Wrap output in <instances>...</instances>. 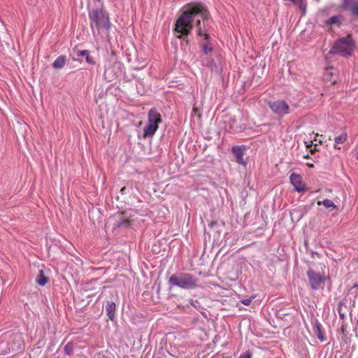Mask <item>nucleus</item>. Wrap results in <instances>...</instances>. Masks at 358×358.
<instances>
[{"mask_svg":"<svg viewBox=\"0 0 358 358\" xmlns=\"http://www.w3.org/2000/svg\"><path fill=\"white\" fill-rule=\"evenodd\" d=\"M350 13L352 15L358 17V1H357V3H356V6H354V8L352 9Z\"/></svg>","mask_w":358,"mask_h":358,"instance_id":"25","label":"nucleus"},{"mask_svg":"<svg viewBox=\"0 0 358 358\" xmlns=\"http://www.w3.org/2000/svg\"><path fill=\"white\" fill-rule=\"evenodd\" d=\"M48 278L45 276L44 272L42 269L39 271L36 282L39 285L43 286L48 282Z\"/></svg>","mask_w":358,"mask_h":358,"instance_id":"18","label":"nucleus"},{"mask_svg":"<svg viewBox=\"0 0 358 358\" xmlns=\"http://www.w3.org/2000/svg\"><path fill=\"white\" fill-rule=\"evenodd\" d=\"M66 62V57L65 55L59 56L52 63V67L55 69H62Z\"/></svg>","mask_w":358,"mask_h":358,"instance_id":"12","label":"nucleus"},{"mask_svg":"<svg viewBox=\"0 0 358 358\" xmlns=\"http://www.w3.org/2000/svg\"><path fill=\"white\" fill-rule=\"evenodd\" d=\"M313 330L320 341H324L325 340L324 336L322 331V325L317 320H315L313 322Z\"/></svg>","mask_w":358,"mask_h":358,"instance_id":"11","label":"nucleus"},{"mask_svg":"<svg viewBox=\"0 0 358 358\" xmlns=\"http://www.w3.org/2000/svg\"><path fill=\"white\" fill-rule=\"evenodd\" d=\"M348 138L347 133H343L342 134L336 136L335 138V145L334 148L336 149H340V147L338 146V144H342L346 141Z\"/></svg>","mask_w":358,"mask_h":358,"instance_id":"19","label":"nucleus"},{"mask_svg":"<svg viewBox=\"0 0 358 358\" xmlns=\"http://www.w3.org/2000/svg\"><path fill=\"white\" fill-rule=\"evenodd\" d=\"M85 58H86V62L89 64H91V65L95 64V61H94V58L90 55V52L88 53L87 55H86Z\"/></svg>","mask_w":358,"mask_h":358,"instance_id":"23","label":"nucleus"},{"mask_svg":"<svg viewBox=\"0 0 358 358\" xmlns=\"http://www.w3.org/2000/svg\"><path fill=\"white\" fill-rule=\"evenodd\" d=\"M252 353L250 351H247L243 355H241L239 358H251Z\"/></svg>","mask_w":358,"mask_h":358,"instance_id":"26","label":"nucleus"},{"mask_svg":"<svg viewBox=\"0 0 358 358\" xmlns=\"http://www.w3.org/2000/svg\"><path fill=\"white\" fill-rule=\"evenodd\" d=\"M357 286H358V285Z\"/></svg>","mask_w":358,"mask_h":358,"instance_id":"34","label":"nucleus"},{"mask_svg":"<svg viewBox=\"0 0 358 358\" xmlns=\"http://www.w3.org/2000/svg\"><path fill=\"white\" fill-rule=\"evenodd\" d=\"M354 42L350 36L338 40L329 51L330 54H338L342 56L350 55L354 49Z\"/></svg>","mask_w":358,"mask_h":358,"instance_id":"4","label":"nucleus"},{"mask_svg":"<svg viewBox=\"0 0 358 358\" xmlns=\"http://www.w3.org/2000/svg\"><path fill=\"white\" fill-rule=\"evenodd\" d=\"M65 353L68 355H71L73 353V345L71 343H68L64 348Z\"/></svg>","mask_w":358,"mask_h":358,"instance_id":"21","label":"nucleus"},{"mask_svg":"<svg viewBox=\"0 0 358 358\" xmlns=\"http://www.w3.org/2000/svg\"><path fill=\"white\" fill-rule=\"evenodd\" d=\"M343 19V17L341 15H335V16H333L331 18H329L326 22V24L327 25L335 24V25H337L338 27H339L341 25V23Z\"/></svg>","mask_w":358,"mask_h":358,"instance_id":"15","label":"nucleus"},{"mask_svg":"<svg viewBox=\"0 0 358 358\" xmlns=\"http://www.w3.org/2000/svg\"><path fill=\"white\" fill-rule=\"evenodd\" d=\"M289 179L294 187L295 191L302 192L305 190V183L300 175L293 173L290 175Z\"/></svg>","mask_w":358,"mask_h":358,"instance_id":"8","label":"nucleus"},{"mask_svg":"<svg viewBox=\"0 0 358 358\" xmlns=\"http://www.w3.org/2000/svg\"><path fill=\"white\" fill-rule=\"evenodd\" d=\"M148 124H152L154 127H158L159 124L162 122V120L161 115L157 112L155 108H152L148 113Z\"/></svg>","mask_w":358,"mask_h":358,"instance_id":"9","label":"nucleus"},{"mask_svg":"<svg viewBox=\"0 0 358 358\" xmlns=\"http://www.w3.org/2000/svg\"><path fill=\"white\" fill-rule=\"evenodd\" d=\"M293 4L296 5L299 7L301 11V15H305L306 12L307 4L304 2V0H289Z\"/></svg>","mask_w":358,"mask_h":358,"instance_id":"16","label":"nucleus"},{"mask_svg":"<svg viewBox=\"0 0 358 358\" xmlns=\"http://www.w3.org/2000/svg\"><path fill=\"white\" fill-rule=\"evenodd\" d=\"M190 303L194 307H196V304H199V303L197 301H194L192 299H190Z\"/></svg>","mask_w":358,"mask_h":358,"instance_id":"29","label":"nucleus"},{"mask_svg":"<svg viewBox=\"0 0 358 358\" xmlns=\"http://www.w3.org/2000/svg\"><path fill=\"white\" fill-rule=\"evenodd\" d=\"M317 205L321 206L323 205L327 208H331V210H334L337 208L336 205L330 199H326L322 201H317Z\"/></svg>","mask_w":358,"mask_h":358,"instance_id":"17","label":"nucleus"},{"mask_svg":"<svg viewBox=\"0 0 358 358\" xmlns=\"http://www.w3.org/2000/svg\"><path fill=\"white\" fill-rule=\"evenodd\" d=\"M246 147L243 145H235L231 148V152L235 155L236 162L241 165L245 166L247 164L246 161L244 159L243 156L245 153Z\"/></svg>","mask_w":358,"mask_h":358,"instance_id":"7","label":"nucleus"},{"mask_svg":"<svg viewBox=\"0 0 358 358\" xmlns=\"http://www.w3.org/2000/svg\"><path fill=\"white\" fill-rule=\"evenodd\" d=\"M104 75H105V76H106V78H108V77H109V78H110V80H113V76H114V75H113V76H110V71H109V69H106V70L105 71Z\"/></svg>","mask_w":358,"mask_h":358,"instance_id":"28","label":"nucleus"},{"mask_svg":"<svg viewBox=\"0 0 358 358\" xmlns=\"http://www.w3.org/2000/svg\"><path fill=\"white\" fill-rule=\"evenodd\" d=\"M357 0H343V8L350 11L356 6Z\"/></svg>","mask_w":358,"mask_h":358,"instance_id":"20","label":"nucleus"},{"mask_svg":"<svg viewBox=\"0 0 358 358\" xmlns=\"http://www.w3.org/2000/svg\"><path fill=\"white\" fill-rule=\"evenodd\" d=\"M356 158H357V159H358V151L356 153Z\"/></svg>","mask_w":358,"mask_h":358,"instance_id":"32","label":"nucleus"},{"mask_svg":"<svg viewBox=\"0 0 358 358\" xmlns=\"http://www.w3.org/2000/svg\"><path fill=\"white\" fill-rule=\"evenodd\" d=\"M158 127L152 126V124H147L144 128L143 137H152L157 130Z\"/></svg>","mask_w":358,"mask_h":358,"instance_id":"14","label":"nucleus"},{"mask_svg":"<svg viewBox=\"0 0 358 358\" xmlns=\"http://www.w3.org/2000/svg\"><path fill=\"white\" fill-rule=\"evenodd\" d=\"M268 107L271 110L279 116H284L290 113V107L288 103L284 100H277L274 101H269L268 103Z\"/></svg>","mask_w":358,"mask_h":358,"instance_id":"5","label":"nucleus"},{"mask_svg":"<svg viewBox=\"0 0 358 358\" xmlns=\"http://www.w3.org/2000/svg\"><path fill=\"white\" fill-rule=\"evenodd\" d=\"M308 166H310V167H313V165L311 164H308Z\"/></svg>","mask_w":358,"mask_h":358,"instance_id":"31","label":"nucleus"},{"mask_svg":"<svg viewBox=\"0 0 358 358\" xmlns=\"http://www.w3.org/2000/svg\"><path fill=\"white\" fill-rule=\"evenodd\" d=\"M254 299H255V296L243 299L241 300V302L245 306H249V305H250V303H252V301Z\"/></svg>","mask_w":358,"mask_h":358,"instance_id":"22","label":"nucleus"},{"mask_svg":"<svg viewBox=\"0 0 358 358\" xmlns=\"http://www.w3.org/2000/svg\"><path fill=\"white\" fill-rule=\"evenodd\" d=\"M131 224V220L126 217L124 215H122L120 217L118 220H117L115 223V226L117 227H129Z\"/></svg>","mask_w":358,"mask_h":358,"instance_id":"13","label":"nucleus"},{"mask_svg":"<svg viewBox=\"0 0 358 358\" xmlns=\"http://www.w3.org/2000/svg\"><path fill=\"white\" fill-rule=\"evenodd\" d=\"M88 53H89L88 50H84L78 51L76 55L78 57H86V55H87Z\"/></svg>","mask_w":358,"mask_h":358,"instance_id":"24","label":"nucleus"},{"mask_svg":"<svg viewBox=\"0 0 358 358\" xmlns=\"http://www.w3.org/2000/svg\"><path fill=\"white\" fill-rule=\"evenodd\" d=\"M340 316H341V317H344V315H343V314H340Z\"/></svg>","mask_w":358,"mask_h":358,"instance_id":"33","label":"nucleus"},{"mask_svg":"<svg viewBox=\"0 0 358 358\" xmlns=\"http://www.w3.org/2000/svg\"><path fill=\"white\" fill-rule=\"evenodd\" d=\"M125 189H126V187H122V188L120 189V192H121L122 194H124V192Z\"/></svg>","mask_w":358,"mask_h":358,"instance_id":"30","label":"nucleus"},{"mask_svg":"<svg viewBox=\"0 0 358 358\" xmlns=\"http://www.w3.org/2000/svg\"><path fill=\"white\" fill-rule=\"evenodd\" d=\"M89 19L93 33L94 29L99 31L103 29L108 30L110 27V18L102 5L89 11Z\"/></svg>","mask_w":358,"mask_h":358,"instance_id":"2","label":"nucleus"},{"mask_svg":"<svg viewBox=\"0 0 358 358\" xmlns=\"http://www.w3.org/2000/svg\"><path fill=\"white\" fill-rule=\"evenodd\" d=\"M198 279L189 273H178L171 275L168 280L171 287H178L182 289H194L199 287Z\"/></svg>","mask_w":358,"mask_h":358,"instance_id":"3","label":"nucleus"},{"mask_svg":"<svg viewBox=\"0 0 358 358\" xmlns=\"http://www.w3.org/2000/svg\"><path fill=\"white\" fill-rule=\"evenodd\" d=\"M194 20H196V34L200 38L199 43L202 52L207 55L213 51L208 29L211 18L208 8L203 4L194 3L184 6V10L175 24V34L176 37L180 39L187 36L193 29Z\"/></svg>","mask_w":358,"mask_h":358,"instance_id":"1","label":"nucleus"},{"mask_svg":"<svg viewBox=\"0 0 358 358\" xmlns=\"http://www.w3.org/2000/svg\"><path fill=\"white\" fill-rule=\"evenodd\" d=\"M115 303L114 302H108L106 306V311L109 320L113 321L115 319Z\"/></svg>","mask_w":358,"mask_h":358,"instance_id":"10","label":"nucleus"},{"mask_svg":"<svg viewBox=\"0 0 358 358\" xmlns=\"http://www.w3.org/2000/svg\"><path fill=\"white\" fill-rule=\"evenodd\" d=\"M318 136H319V135L317 134H315L313 141H310V144H307V147L308 148L311 147L313 141H318L319 143H321L322 142L321 140H318V138H317Z\"/></svg>","mask_w":358,"mask_h":358,"instance_id":"27","label":"nucleus"},{"mask_svg":"<svg viewBox=\"0 0 358 358\" xmlns=\"http://www.w3.org/2000/svg\"><path fill=\"white\" fill-rule=\"evenodd\" d=\"M307 276L310 285V287L313 290L318 289L322 284H324L327 280L324 275H321L319 273H316L313 269H309L307 271Z\"/></svg>","mask_w":358,"mask_h":358,"instance_id":"6","label":"nucleus"}]
</instances>
